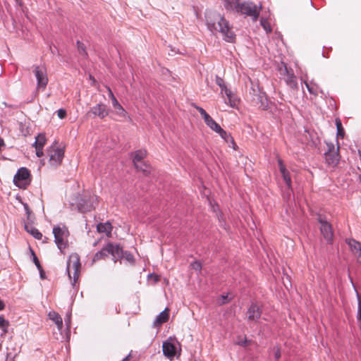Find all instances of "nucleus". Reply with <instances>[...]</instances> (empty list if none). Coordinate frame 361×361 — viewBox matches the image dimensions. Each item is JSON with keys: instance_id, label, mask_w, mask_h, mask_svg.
Instances as JSON below:
<instances>
[{"instance_id": "nucleus-1", "label": "nucleus", "mask_w": 361, "mask_h": 361, "mask_svg": "<svg viewBox=\"0 0 361 361\" xmlns=\"http://www.w3.org/2000/svg\"><path fill=\"white\" fill-rule=\"evenodd\" d=\"M207 23L210 30H216L221 32L224 39L228 42H233L235 39V35L232 27L229 25L228 20L224 17L216 13H210L207 16Z\"/></svg>"}, {"instance_id": "nucleus-2", "label": "nucleus", "mask_w": 361, "mask_h": 361, "mask_svg": "<svg viewBox=\"0 0 361 361\" xmlns=\"http://www.w3.org/2000/svg\"><path fill=\"white\" fill-rule=\"evenodd\" d=\"M119 250V244L109 242L99 251L94 254L92 258V263L100 259H105L109 255H111L112 259L115 263V258L116 257H118Z\"/></svg>"}, {"instance_id": "nucleus-3", "label": "nucleus", "mask_w": 361, "mask_h": 361, "mask_svg": "<svg viewBox=\"0 0 361 361\" xmlns=\"http://www.w3.org/2000/svg\"><path fill=\"white\" fill-rule=\"evenodd\" d=\"M262 10V5H257L252 1H243L241 2L238 13L248 16L252 18L253 21H257L260 11Z\"/></svg>"}, {"instance_id": "nucleus-4", "label": "nucleus", "mask_w": 361, "mask_h": 361, "mask_svg": "<svg viewBox=\"0 0 361 361\" xmlns=\"http://www.w3.org/2000/svg\"><path fill=\"white\" fill-rule=\"evenodd\" d=\"M53 233L54 235L55 243L58 248L62 251L67 246V237L68 235V231L64 226H54L53 228Z\"/></svg>"}, {"instance_id": "nucleus-5", "label": "nucleus", "mask_w": 361, "mask_h": 361, "mask_svg": "<svg viewBox=\"0 0 361 361\" xmlns=\"http://www.w3.org/2000/svg\"><path fill=\"white\" fill-rule=\"evenodd\" d=\"M33 73L37 81V88L39 90H44L49 82L47 69L44 66H33Z\"/></svg>"}, {"instance_id": "nucleus-6", "label": "nucleus", "mask_w": 361, "mask_h": 361, "mask_svg": "<svg viewBox=\"0 0 361 361\" xmlns=\"http://www.w3.org/2000/svg\"><path fill=\"white\" fill-rule=\"evenodd\" d=\"M73 268L74 270L73 273V285H75V283H76L77 280L79 278V275L80 273L81 269V263L80 260V257L78 254H72L69 257V259L67 264V272L68 274V276L70 279H71V274H70V269Z\"/></svg>"}, {"instance_id": "nucleus-7", "label": "nucleus", "mask_w": 361, "mask_h": 361, "mask_svg": "<svg viewBox=\"0 0 361 361\" xmlns=\"http://www.w3.org/2000/svg\"><path fill=\"white\" fill-rule=\"evenodd\" d=\"M13 181L18 187H21V184L24 186L29 185L31 182V175L29 170L25 167L19 169L14 176Z\"/></svg>"}, {"instance_id": "nucleus-8", "label": "nucleus", "mask_w": 361, "mask_h": 361, "mask_svg": "<svg viewBox=\"0 0 361 361\" xmlns=\"http://www.w3.org/2000/svg\"><path fill=\"white\" fill-rule=\"evenodd\" d=\"M318 221L321 224L320 231L324 239L329 243H331L334 237L331 225L326 220L324 219L321 216H319Z\"/></svg>"}, {"instance_id": "nucleus-9", "label": "nucleus", "mask_w": 361, "mask_h": 361, "mask_svg": "<svg viewBox=\"0 0 361 361\" xmlns=\"http://www.w3.org/2000/svg\"><path fill=\"white\" fill-rule=\"evenodd\" d=\"M92 115L103 119L109 115V109L105 104H98L92 107L86 114L87 116L90 117Z\"/></svg>"}, {"instance_id": "nucleus-10", "label": "nucleus", "mask_w": 361, "mask_h": 361, "mask_svg": "<svg viewBox=\"0 0 361 361\" xmlns=\"http://www.w3.org/2000/svg\"><path fill=\"white\" fill-rule=\"evenodd\" d=\"M262 314V307L257 303L252 302L247 311V319L250 322H257Z\"/></svg>"}, {"instance_id": "nucleus-11", "label": "nucleus", "mask_w": 361, "mask_h": 361, "mask_svg": "<svg viewBox=\"0 0 361 361\" xmlns=\"http://www.w3.org/2000/svg\"><path fill=\"white\" fill-rule=\"evenodd\" d=\"M64 145L58 142H54L48 149V156L49 158H63L64 156Z\"/></svg>"}, {"instance_id": "nucleus-12", "label": "nucleus", "mask_w": 361, "mask_h": 361, "mask_svg": "<svg viewBox=\"0 0 361 361\" xmlns=\"http://www.w3.org/2000/svg\"><path fill=\"white\" fill-rule=\"evenodd\" d=\"M97 201V197H92L90 199L81 198L78 202V209L81 212H86L94 209V202Z\"/></svg>"}, {"instance_id": "nucleus-13", "label": "nucleus", "mask_w": 361, "mask_h": 361, "mask_svg": "<svg viewBox=\"0 0 361 361\" xmlns=\"http://www.w3.org/2000/svg\"><path fill=\"white\" fill-rule=\"evenodd\" d=\"M346 242L356 257L357 262L361 264V243L353 239L347 240Z\"/></svg>"}, {"instance_id": "nucleus-14", "label": "nucleus", "mask_w": 361, "mask_h": 361, "mask_svg": "<svg viewBox=\"0 0 361 361\" xmlns=\"http://www.w3.org/2000/svg\"><path fill=\"white\" fill-rule=\"evenodd\" d=\"M133 163L137 171H141L145 176L151 173V166L145 159H133Z\"/></svg>"}, {"instance_id": "nucleus-15", "label": "nucleus", "mask_w": 361, "mask_h": 361, "mask_svg": "<svg viewBox=\"0 0 361 361\" xmlns=\"http://www.w3.org/2000/svg\"><path fill=\"white\" fill-rule=\"evenodd\" d=\"M106 89H107V90L109 92V97L111 98V99L112 101V105H113L114 108L115 109H116V114L118 116L125 118L126 116V114H127L126 110L119 104V102H118L117 99L114 95L111 90L110 89V87H106Z\"/></svg>"}, {"instance_id": "nucleus-16", "label": "nucleus", "mask_w": 361, "mask_h": 361, "mask_svg": "<svg viewBox=\"0 0 361 361\" xmlns=\"http://www.w3.org/2000/svg\"><path fill=\"white\" fill-rule=\"evenodd\" d=\"M47 142V139L45 137V135L42 133L39 134L35 139V142L34 144V146L36 149V155L38 157H41L43 156V147L45 145Z\"/></svg>"}, {"instance_id": "nucleus-17", "label": "nucleus", "mask_w": 361, "mask_h": 361, "mask_svg": "<svg viewBox=\"0 0 361 361\" xmlns=\"http://www.w3.org/2000/svg\"><path fill=\"white\" fill-rule=\"evenodd\" d=\"M119 255L118 257H116L115 258V264L119 262L121 264V259H124L126 262H128L130 264H135V258L133 255L128 251H124L123 247L119 245Z\"/></svg>"}, {"instance_id": "nucleus-18", "label": "nucleus", "mask_w": 361, "mask_h": 361, "mask_svg": "<svg viewBox=\"0 0 361 361\" xmlns=\"http://www.w3.org/2000/svg\"><path fill=\"white\" fill-rule=\"evenodd\" d=\"M169 319V309L166 308L164 311H162L155 319L153 326L154 327H158L168 322Z\"/></svg>"}, {"instance_id": "nucleus-19", "label": "nucleus", "mask_w": 361, "mask_h": 361, "mask_svg": "<svg viewBox=\"0 0 361 361\" xmlns=\"http://www.w3.org/2000/svg\"><path fill=\"white\" fill-rule=\"evenodd\" d=\"M224 8L229 11L238 12L240 6V0H222Z\"/></svg>"}, {"instance_id": "nucleus-20", "label": "nucleus", "mask_w": 361, "mask_h": 361, "mask_svg": "<svg viewBox=\"0 0 361 361\" xmlns=\"http://www.w3.org/2000/svg\"><path fill=\"white\" fill-rule=\"evenodd\" d=\"M279 166L284 181L286 182L287 186L290 188L291 186V178L288 171L286 169L285 165L283 163L282 159H279Z\"/></svg>"}, {"instance_id": "nucleus-21", "label": "nucleus", "mask_w": 361, "mask_h": 361, "mask_svg": "<svg viewBox=\"0 0 361 361\" xmlns=\"http://www.w3.org/2000/svg\"><path fill=\"white\" fill-rule=\"evenodd\" d=\"M97 230L99 233H105L108 237H111L113 226L109 221L106 223H99L97 226Z\"/></svg>"}, {"instance_id": "nucleus-22", "label": "nucleus", "mask_w": 361, "mask_h": 361, "mask_svg": "<svg viewBox=\"0 0 361 361\" xmlns=\"http://www.w3.org/2000/svg\"><path fill=\"white\" fill-rule=\"evenodd\" d=\"M326 149L324 152L326 157H329V158H335L337 156H339V147H336L334 145L331 143H326Z\"/></svg>"}, {"instance_id": "nucleus-23", "label": "nucleus", "mask_w": 361, "mask_h": 361, "mask_svg": "<svg viewBox=\"0 0 361 361\" xmlns=\"http://www.w3.org/2000/svg\"><path fill=\"white\" fill-rule=\"evenodd\" d=\"M48 317L51 320H52L56 324L59 330L62 329L63 320L59 314L54 311H52L48 314Z\"/></svg>"}, {"instance_id": "nucleus-24", "label": "nucleus", "mask_w": 361, "mask_h": 361, "mask_svg": "<svg viewBox=\"0 0 361 361\" xmlns=\"http://www.w3.org/2000/svg\"><path fill=\"white\" fill-rule=\"evenodd\" d=\"M163 353L168 357H173L176 353V348L172 343L165 342L163 344Z\"/></svg>"}, {"instance_id": "nucleus-25", "label": "nucleus", "mask_w": 361, "mask_h": 361, "mask_svg": "<svg viewBox=\"0 0 361 361\" xmlns=\"http://www.w3.org/2000/svg\"><path fill=\"white\" fill-rule=\"evenodd\" d=\"M204 121L207 126H209L214 131L219 130L220 126L209 116L208 115L204 118Z\"/></svg>"}, {"instance_id": "nucleus-26", "label": "nucleus", "mask_w": 361, "mask_h": 361, "mask_svg": "<svg viewBox=\"0 0 361 361\" xmlns=\"http://www.w3.org/2000/svg\"><path fill=\"white\" fill-rule=\"evenodd\" d=\"M287 77L286 78V83L290 86V87L293 89H296L298 87V82L295 76L293 73H290L287 71Z\"/></svg>"}, {"instance_id": "nucleus-27", "label": "nucleus", "mask_w": 361, "mask_h": 361, "mask_svg": "<svg viewBox=\"0 0 361 361\" xmlns=\"http://www.w3.org/2000/svg\"><path fill=\"white\" fill-rule=\"evenodd\" d=\"M25 228L26 231L30 233L34 238L37 240L42 239V234L36 228L27 225H25Z\"/></svg>"}, {"instance_id": "nucleus-28", "label": "nucleus", "mask_w": 361, "mask_h": 361, "mask_svg": "<svg viewBox=\"0 0 361 361\" xmlns=\"http://www.w3.org/2000/svg\"><path fill=\"white\" fill-rule=\"evenodd\" d=\"M216 132L218 133L220 135V136L227 142L231 141L233 145H235L231 135L228 134L224 129L221 128V126L219 127V130H217Z\"/></svg>"}, {"instance_id": "nucleus-29", "label": "nucleus", "mask_w": 361, "mask_h": 361, "mask_svg": "<svg viewBox=\"0 0 361 361\" xmlns=\"http://www.w3.org/2000/svg\"><path fill=\"white\" fill-rule=\"evenodd\" d=\"M336 125L337 128V136L343 138L345 132L341 121L339 118L336 119Z\"/></svg>"}, {"instance_id": "nucleus-30", "label": "nucleus", "mask_w": 361, "mask_h": 361, "mask_svg": "<svg viewBox=\"0 0 361 361\" xmlns=\"http://www.w3.org/2000/svg\"><path fill=\"white\" fill-rule=\"evenodd\" d=\"M305 86L307 88L309 92L314 95H317L318 92V87L315 84H313L312 82L309 83L307 82H305Z\"/></svg>"}, {"instance_id": "nucleus-31", "label": "nucleus", "mask_w": 361, "mask_h": 361, "mask_svg": "<svg viewBox=\"0 0 361 361\" xmlns=\"http://www.w3.org/2000/svg\"><path fill=\"white\" fill-rule=\"evenodd\" d=\"M9 326V322L8 320H6L3 316L0 317V329L4 331V334H6L8 332V327Z\"/></svg>"}, {"instance_id": "nucleus-32", "label": "nucleus", "mask_w": 361, "mask_h": 361, "mask_svg": "<svg viewBox=\"0 0 361 361\" xmlns=\"http://www.w3.org/2000/svg\"><path fill=\"white\" fill-rule=\"evenodd\" d=\"M147 155L145 149H138L133 154L132 158H145Z\"/></svg>"}, {"instance_id": "nucleus-33", "label": "nucleus", "mask_w": 361, "mask_h": 361, "mask_svg": "<svg viewBox=\"0 0 361 361\" xmlns=\"http://www.w3.org/2000/svg\"><path fill=\"white\" fill-rule=\"evenodd\" d=\"M30 252L31 253V255L32 257V260H33V262L35 263V264L36 265L37 268H40L41 269V264L37 258V257L36 256L34 250L30 247Z\"/></svg>"}, {"instance_id": "nucleus-34", "label": "nucleus", "mask_w": 361, "mask_h": 361, "mask_svg": "<svg viewBox=\"0 0 361 361\" xmlns=\"http://www.w3.org/2000/svg\"><path fill=\"white\" fill-rule=\"evenodd\" d=\"M216 83L221 87V92H224L226 89H227L224 80L220 78L219 76H216Z\"/></svg>"}, {"instance_id": "nucleus-35", "label": "nucleus", "mask_w": 361, "mask_h": 361, "mask_svg": "<svg viewBox=\"0 0 361 361\" xmlns=\"http://www.w3.org/2000/svg\"><path fill=\"white\" fill-rule=\"evenodd\" d=\"M77 47H78V50L80 54H82L83 56H87L85 46L84 45L83 43L78 41Z\"/></svg>"}, {"instance_id": "nucleus-36", "label": "nucleus", "mask_w": 361, "mask_h": 361, "mask_svg": "<svg viewBox=\"0 0 361 361\" xmlns=\"http://www.w3.org/2000/svg\"><path fill=\"white\" fill-rule=\"evenodd\" d=\"M339 159H325V163L327 166L334 168L338 164Z\"/></svg>"}, {"instance_id": "nucleus-37", "label": "nucleus", "mask_w": 361, "mask_h": 361, "mask_svg": "<svg viewBox=\"0 0 361 361\" xmlns=\"http://www.w3.org/2000/svg\"><path fill=\"white\" fill-rule=\"evenodd\" d=\"M228 100V104L231 107H235L238 104V99L236 98L235 95H233V97L230 98Z\"/></svg>"}, {"instance_id": "nucleus-38", "label": "nucleus", "mask_w": 361, "mask_h": 361, "mask_svg": "<svg viewBox=\"0 0 361 361\" xmlns=\"http://www.w3.org/2000/svg\"><path fill=\"white\" fill-rule=\"evenodd\" d=\"M62 159H49V165L54 167H57L61 164Z\"/></svg>"}, {"instance_id": "nucleus-39", "label": "nucleus", "mask_w": 361, "mask_h": 361, "mask_svg": "<svg viewBox=\"0 0 361 361\" xmlns=\"http://www.w3.org/2000/svg\"><path fill=\"white\" fill-rule=\"evenodd\" d=\"M195 106V108L200 112V115L202 116V117L203 118V119L207 116L209 114L206 112V111L200 107V106H198L197 105H193Z\"/></svg>"}, {"instance_id": "nucleus-40", "label": "nucleus", "mask_w": 361, "mask_h": 361, "mask_svg": "<svg viewBox=\"0 0 361 361\" xmlns=\"http://www.w3.org/2000/svg\"><path fill=\"white\" fill-rule=\"evenodd\" d=\"M251 343L250 340H247L246 338L240 339L237 342V344L241 346H247Z\"/></svg>"}, {"instance_id": "nucleus-41", "label": "nucleus", "mask_w": 361, "mask_h": 361, "mask_svg": "<svg viewBox=\"0 0 361 361\" xmlns=\"http://www.w3.org/2000/svg\"><path fill=\"white\" fill-rule=\"evenodd\" d=\"M191 267L193 269L200 271L202 269L201 263L198 261H195L191 264Z\"/></svg>"}, {"instance_id": "nucleus-42", "label": "nucleus", "mask_w": 361, "mask_h": 361, "mask_svg": "<svg viewBox=\"0 0 361 361\" xmlns=\"http://www.w3.org/2000/svg\"><path fill=\"white\" fill-rule=\"evenodd\" d=\"M57 115L59 118L63 119L66 116V111L65 109H61L57 111Z\"/></svg>"}, {"instance_id": "nucleus-43", "label": "nucleus", "mask_w": 361, "mask_h": 361, "mask_svg": "<svg viewBox=\"0 0 361 361\" xmlns=\"http://www.w3.org/2000/svg\"><path fill=\"white\" fill-rule=\"evenodd\" d=\"M281 350L279 347H276L275 348V352H274V357L276 359V361H279V360L281 358Z\"/></svg>"}, {"instance_id": "nucleus-44", "label": "nucleus", "mask_w": 361, "mask_h": 361, "mask_svg": "<svg viewBox=\"0 0 361 361\" xmlns=\"http://www.w3.org/2000/svg\"><path fill=\"white\" fill-rule=\"evenodd\" d=\"M224 93H225V94L226 95V97H227L228 99H230V98H231V97H233V95H234V94H233V92H231V90H230L229 89H228V88H227V89H226L225 90H224Z\"/></svg>"}, {"instance_id": "nucleus-45", "label": "nucleus", "mask_w": 361, "mask_h": 361, "mask_svg": "<svg viewBox=\"0 0 361 361\" xmlns=\"http://www.w3.org/2000/svg\"><path fill=\"white\" fill-rule=\"evenodd\" d=\"M23 206H24V209H25V210L26 212V214L27 215V217H29V216H30V214L31 213V210L30 209L29 206H28V204L27 203H24Z\"/></svg>"}, {"instance_id": "nucleus-46", "label": "nucleus", "mask_w": 361, "mask_h": 361, "mask_svg": "<svg viewBox=\"0 0 361 361\" xmlns=\"http://www.w3.org/2000/svg\"><path fill=\"white\" fill-rule=\"evenodd\" d=\"M37 269L39 271V274H40L41 279H45V272H44L42 267L41 266V269L40 268H37Z\"/></svg>"}, {"instance_id": "nucleus-47", "label": "nucleus", "mask_w": 361, "mask_h": 361, "mask_svg": "<svg viewBox=\"0 0 361 361\" xmlns=\"http://www.w3.org/2000/svg\"><path fill=\"white\" fill-rule=\"evenodd\" d=\"M261 24L267 32H270L271 31V29L270 28V27L269 26L267 27V25L263 20L261 21Z\"/></svg>"}, {"instance_id": "nucleus-48", "label": "nucleus", "mask_w": 361, "mask_h": 361, "mask_svg": "<svg viewBox=\"0 0 361 361\" xmlns=\"http://www.w3.org/2000/svg\"><path fill=\"white\" fill-rule=\"evenodd\" d=\"M357 296L358 300V310H361V295L357 293Z\"/></svg>"}, {"instance_id": "nucleus-49", "label": "nucleus", "mask_w": 361, "mask_h": 361, "mask_svg": "<svg viewBox=\"0 0 361 361\" xmlns=\"http://www.w3.org/2000/svg\"><path fill=\"white\" fill-rule=\"evenodd\" d=\"M357 320L361 322V310H357Z\"/></svg>"}, {"instance_id": "nucleus-50", "label": "nucleus", "mask_w": 361, "mask_h": 361, "mask_svg": "<svg viewBox=\"0 0 361 361\" xmlns=\"http://www.w3.org/2000/svg\"><path fill=\"white\" fill-rule=\"evenodd\" d=\"M4 307H5V305H4V302H3L2 300H0V310H4Z\"/></svg>"}, {"instance_id": "nucleus-51", "label": "nucleus", "mask_w": 361, "mask_h": 361, "mask_svg": "<svg viewBox=\"0 0 361 361\" xmlns=\"http://www.w3.org/2000/svg\"><path fill=\"white\" fill-rule=\"evenodd\" d=\"M130 359V355L129 354L125 358H123L121 361H129Z\"/></svg>"}, {"instance_id": "nucleus-52", "label": "nucleus", "mask_w": 361, "mask_h": 361, "mask_svg": "<svg viewBox=\"0 0 361 361\" xmlns=\"http://www.w3.org/2000/svg\"><path fill=\"white\" fill-rule=\"evenodd\" d=\"M222 298H223V300H224L222 302L225 303L226 302V300L227 299V296H224L223 295Z\"/></svg>"}, {"instance_id": "nucleus-53", "label": "nucleus", "mask_w": 361, "mask_h": 361, "mask_svg": "<svg viewBox=\"0 0 361 361\" xmlns=\"http://www.w3.org/2000/svg\"><path fill=\"white\" fill-rule=\"evenodd\" d=\"M66 324H70V322H71L70 317L67 320H66Z\"/></svg>"}, {"instance_id": "nucleus-54", "label": "nucleus", "mask_w": 361, "mask_h": 361, "mask_svg": "<svg viewBox=\"0 0 361 361\" xmlns=\"http://www.w3.org/2000/svg\"><path fill=\"white\" fill-rule=\"evenodd\" d=\"M98 243H99V241L95 242V243L93 244V245H94V246H96V245L98 244Z\"/></svg>"}, {"instance_id": "nucleus-55", "label": "nucleus", "mask_w": 361, "mask_h": 361, "mask_svg": "<svg viewBox=\"0 0 361 361\" xmlns=\"http://www.w3.org/2000/svg\"><path fill=\"white\" fill-rule=\"evenodd\" d=\"M359 154H360V158H361V149L359 150Z\"/></svg>"}, {"instance_id": "nucleus-56", "label": "nucleus", "mask_w": 361, "mask_h": 361, "mask_svg": "<svg viewBox=\"0 0 361 361\" xmlns=\"http://www.w3.org/2000/svg\"><path fill=\"white\" fill-rule=\"evenodd\" d=\"M360 182H361V175L360 176Z\"/></svg>"}, {"instance_id": "nucleus-57", "label": "nucleus", "mask_w": 361, "mask_h": 361, "mask_svg": "<svg viewBox=\"0 0 361 361\" xmlns=\"http://www.w3.org/2000/svg\"><path fill=\"white\" fill-rule=\"evenodd\" d=\"M360 329H361V324H360Z\"/></svg>"}]
</instances>
